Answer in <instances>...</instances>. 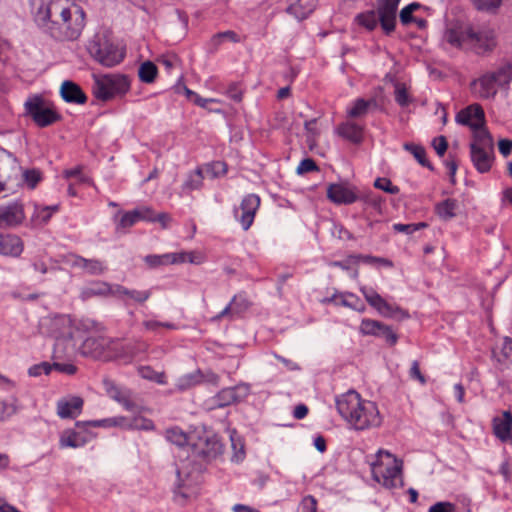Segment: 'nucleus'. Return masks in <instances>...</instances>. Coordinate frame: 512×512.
I'll list each match as a JSON object with an SVG mask.
<instances>
[{
	"mask_svg": "<svg viewBox=\"0 0 512 512\" xmlns=\"http://www.w3.org/2000/svg\"><path fill=\"white\" fill-rule=\"evenodd\" d=\"M336 408L340 416L356 431L379 428L383 423L384 418L377 403L362 398L355 390H349L337 397Z\"/></svg>",
	"mask_w": 512,
	"mask_h": 512,
	"instance_id": "obj_1",
	"label": "nucleus"
},
{
	"mask_svg": "<svg viewBox=\"0 0 512 512\" xmlns=\"http://www.w3.org/2000/svg\"><path fill=\"white\" fill-rule=\"evenodd\" d=\"M403 461L389 451L380 449L371 465L373 479L387 489L403 486Z\"/></svg>",
	"mask_w": 512,
	"mask_h": 512,
	"instance_id": "obj_2",
	"label": "nucleus"
},
{
	"mask_svg": "<svg viewBox=\"0 0 512 512\" xmlns=\"http://www.w3.org/2000/svg\"><path fill=\"white\" fill-rule=\"evenodd\" d=\"M400 1L377 0V10L359 13L355 17V21L368 31H373L380 24L385 34L389 35L395 30L396 14Z\"/></svg>",
	"mask_w": 512,
	"mask_h": 512,
	"instance_id": "obj_3",
	"label": "nucleus"
},
{
	"mask_svg": "<svg viewBox=\"0 0 512 512\" xmlns=\"http://www.w3.org/2000/svg\"><path fill=\"white\" fill-rule=\"evenodd\" d=\"M81 353L103 361L134 357V352L122 340H112L103 336L85 339L81 345Z\"/></svg>",
	"mask_w": 512,
	"mask_h": 512,
	"instance_id": "obj_4",
	"label": "nucleus"
},
{
	"mask_svg": "<svg viewBox=\"0 0 512 512\" xmlns=\"http://www.w3.org/2000/svg\"><path fill=\"white\" fill-rule=\"evenodd\" d=\"M446 40L453 46L469 44L478 51H491L496 46L495 33L491 29L475 31L471 26L452 28L446 33Z\"/></svg>",
	"mask_w": 512,
	"mask_h": 512,
	"instance_id": "obj_5",
	"label": "nucleus"
},
{
	"mask_svg": "<svg viewBox=\"0 0 512 512\" xmlns=\"http://www.w3.org/2000/svg\"><path fill=\"white\" fill-rule=\"evenodd\" d=\"M130 80L125 75H102L94 78L93 94L97 100L107 102L124 97L130 90Z\"/></svg>",
	"mask_w": 512,
	"mask_h": 512,
	"instance_id": "obj_6",
	"label": "nucleus"
},
{
	"mask_svg": "<svg viewBox=\"0 0 512 512\" xmlns=\"http://www.w3.org/2000/svg\"><path fill=\"white\" fill-rule=\"evenodd\" d=\"M25 110L34 123L41 128L62 120V115L50 99L43 95H34L25 103Z\"/></svg>",
	"mask_w": 512,
	"mask_h": 512,
	"instance_id": "obj_7",
	"label": "nucleus"
},
{
	"mask_svg": "<svg viewBox=\"0 0 512 512\" xmlns=\"http://www.w3.org/2000/svg\"><path fill=\"white\" fill-rule=\"evenodd\" d=\"M470 157L479 173L488 172L494 160V144L489 132H480L470 144Z\"/></svg>",
	"mask_w": 512,
	"mask_h": 512,
	"instance_id": "obj_8",
	"label": "nucleus"
},
{
	"mask_svg": "<svg viewBox=\"0 0 512 512\" xmlns=\"http://www.w3.org/2000/svg\"><path fill=\"white\" fill-rule=\"evenodd\" d=\"M117 425L116 419H103L95 421H77L76 427L81 431L68 429L60 435V446L62 448L71 447L78 448L85 445L94 435H92L87 427H111Z\"/></svg>",
	"mask_w": 512,
	"mask_h": 512,
	"instance_id": "obj_9",
	"label": "nucleus"
},
{
	"mask_svg": "<svg viewBox=\"0 0 512 512\" xmlns=\"http://www.w3.org/2000/svg\"><path fill=\"white\" fill-rule=\"evenodd\" d=\"M85 26V13L80 6H73V11L57 26L50 28V35L60 41L76 40Z\"/></svg>",
	"mask_w": 512,
	"mask_h": 512,
	"instance_id": "obj_10",
	"label": "nucleus"
},
{
	"mask_svg": "<svg viewBox=\"0 0 512 512\" xmlns=\"http://www.w3.org/2000/svg\"><path fill=\"white\" fill-rule=\"evenodd\" d=\"M510 69L511 67L506 65L473 81L475 92L482 99L494 98L497 94V86L508 84L511 81Z\"/></svg>",
	"mask_w": 512,
	"mask_h": 512,
	"instance_id": "obj_11",
	"label": "nucleus"
},
{
	"mask_svg": "<svg viewBox=\"0 0 512 512\" xmlns=\"http://www.w3.org/2000/svg\"><path fill=\"white\" fill-rule=\"evenodd\" d=\"M201 483V473L197 469L188 470L182 466L176 470V481L174 483V496L177 500H187L198 494Z\"/></svg>",
	"mask_w": 512,
	"mask_h": 512,
	"instance_id": "obj_12",
	"label": "nucleus"
},
{
	"mask_svg": "<svg viewBox=\"0 0 512 512\" xmlns=\"http://www.w3.org/2000/svg\"><path fill=\"white\" fill-rule=\"evenodd\" d=\"M191 449L196 456L210 461L222 454L223 444L218 435L203 430L194 434Z\"/></svg>",
	"mask_w": 512,
	"mask_h": 512,
	"instance_id": "obj_13",
	"label": "nucleus"
},
{
	"mask_svg": "<svg viewBox=\"0 0 512 512\" xmlns=\"http://www.w3.org/2000/svg\"><path fill=\"white\" fill-rule=\"evenodd\" d=\"M160 219L153 209L142 206L130 211H119L114 216L115 230L117 233L126 234L140 221H156Z\"/></svg>",
	"mask_w": 512,
	"mask_h": 512,
	"instance_id": "obj_14",
	"label": "nucleus"
},
{
	"mask_svg": "<svg viewBox=\"0 0 512 512\" xmlns=\"http://www.w3.org/2000/svg\"><path fill=\"white\" fill-rule=\"evenodd\" d=\"M360 291L368 304L376 309L380 315L397 320L409 317L407 311L397 305L388 303L373 287L362 286Z\"/></svg>",
	"mask_w": 512,
	"mask_h": 512,
	"instance_id": "obj_15",
	"label": "nucleus"
},
{
	"mask_svg": "<svg viewBox=\"0 0 512 512\" xmlns=\"http://www.w3.org/2000/svg\"><path fill=\"white\" fill-rule=\"evenodd\" d=\"M93 57L102 65L113 67L125 57V51L107 39H98L90 48Z\"/></svg>",
	"mask_w": 512,
	"mask_h": 512,
	"instance_id": "obj_16",
	"label": "nucleus"
},
{
	"mask_svg": "<svg viewBox=\"0 0 512 512\" xmlns=\"http://www.w3.org/2000/svg\"><path fill=\"white\" fill-rule=\"evenodd\" d=\"M73 6L76 5L71 0H48L39 9L38 15L45 21V26L50 32L52 26H57L58 23L64 21L66 16L70 15V12L73 11Z\"/></svg>",
	"mask_w": 512,
	"mask_h": 512,
	"instance_id": "obj_17",
	"label": "nucleus"
},
{
	"mask_svg": "<svg viewBox=\"0 0 512 512\" xmlns=\"http://www.w3.org/2000/svg\"><path fill=\"white\" fill-rule=\"evenodd\" d=\"M455 120L458 124L468 126L473 132V138L480 132H489L485 126V113L482 106L478 103L468 105L460 110Z\"/></svg>",
	"mask_w": 512,
	"mask_h": 512,
	"instance_id": "obj_18",
	"label": "nucleus"
},
{
	"mask_svg": "<svg viewBox=\"0 0 512 512\" xmlns=\"http://www.w3.org/2000/svg\"><path fill=\"white\" fill-rule=\"evenodd\" d=\"M261 205V198L254 193L245 195L238 208L234 209V217L242 229L247 231L252 226L256 213Z\"/></svg>",
	"mask_w": 512,
	"mask_h": 512,
	"instance_id": "obj_19",
	"label": "nucleus"
},
{
	"mask_svg": "<svg viewBox=\"0 0 512 512\" xmlns=\"http://www.w3.org/2000/svg\"><path fill=\"white\" fill-rule=\"evenodd\" d=\"M359 332L365 336L383 337L391 346L395 345L398 341V336L390 326L370 318L362 319Z\"/></svg>",
	"mask_w": 512,
	"mask_h": 512,
	"instance_id": "obj_20",
	"label": "nucleus"
},
{
	"mask_svg": "<svg viewBox=\"0 0 512 512\" xmlns=\"http://www.w3.org/2000/svg\"><path fill=\"white\" fill-rule=\"evenodd\" d=\"M24 219V206L20 202L0 208V228L20 225Z\"/></svg>",
	"mask_w": 512,
	"mask_h": 512,
	"instance_id": "obj_21",
	"label": "nucleus"
},
{
	"mask_svg": "<svg viewBox=\"0 0 512 512\" xmlns=\"http://www.w3.org/2000/svg\"><path fill=\"white\" fill-rule=\"evenodd\" d=\"M327 198L337 205H349L356 202L358 197L350 187L333 183L327 188Z\"/></svg>",
	"mask_w": 512,
	"mask_h": 512,
	"instance_id": "obj_22",
	"label": "nucleus"
},
{
	"mask_svg": "<svg viewBox=\"0 0 512 512\" xmlns=\"http://www.w3.org/2000/svg\"><path fill=\"white\" fill-rule=\"evenodd\" d=\"M324 303H334L336 306H343L358 312L366 310L365 304L352 292H335L331 297L325 298Z\"/></svg>",
	"mask_w": 512,
	"mask_h": 512,
	"instance_id": "obj_23",
	"label": "nucleus"
},
{
	"mask_svg": "<svg viewBox=\"0 0 512 512\" xmlns=\"http://www.w3.org/2000/svg\"><path fill=\"white\" fill-rule=\"evenodd\" d=\"M110 293L114 297L124 301L127 305L141 304L145 302L149 293L147 291L130 290L124 286L116 285L110 288Z\"/></svg>",
	"mask_w": 512,
	"mask_h": 512,
	"instance_id": "obj_24",
	"label": "nucleus"
},
{
	"mask_svg": "<svg viewBox=\"0 0 512 512\" xmlns=\"http://www.w3.org/2000/svg\"><path fill=\"white\" fill-rule=\"evenodd\" d=\"M493 433L502 442H508L512 438V413L507 410L501 417H495L492 421Z\"/></svg>",
	"mask_w": 512,
	"mask_h": 512,
	"instance_id": "obj_25",
	"label": "nucleus"
},
{
	"mask_svg": "<svg viewBox=\"0 0 512 512\" xmlns=\"http://www.w3.org/2000/svg\"><path fill=\"white\" fill-rule=\"evenodd\" d=\"M204 262V255L200 252H173L162 254V265L167 264H182V263H191V264H202Z\"/></svg>",
	"mask_w": 512,
	"mask_h": 512,
	"instance_id": "obj_26",
	"label": "nucleus"
},
{
	"mask_svg": "<svg viewBox=\"0 0 512 512\" xmlns=\"http://www.w3.org/2000/svg\"><path fill=\"white\" fill-rule=\"evenodd\" d=\"M337 133L342 138L352 143L359 144L364 138V125L347 120L337 127Z\"/></svg>",
	"mask_w": 512,
	"mask_h": 512,
	"instance_id": "obj_27",
	"label": "nucleus"
},
{
	"mask_svg": "<svg viewBox=\"0 0 512 512\" xmlns=\"http://www.w3.org/2000/svg\"><path fill=\"white\" fill-rule=\"evenodd\" d=\"M61 96L68 103L85 104L88 100L83 89L77 83L70 80L62 83Z\"/></svg>",
	"mask_w": 512,
	"mask_h": 512,
	"instance_id": "obj_28",
	"label": "nucleus"
},
{
	"mask_svg": "<svg viewBox=\"0 0 512 512\" xmlns=\"http://www.w3.org/2000/svg\"><path fill=\"white\" fill-rule=\"evenodd\" d=\"M84 401L81 397H72L70 400H62L57 404L58 415L63 419L76 418L83 409Z\"/></svg>",
	"mask_w": 512,
	"mask_h": 512,
	"instance_id": "obj_29",
	"label": "nucleus"
},
{
	"mask_svg": "<svg viewBox=\"0 0 512 512\" xmlns=\"http://www.w3.org/2000/svg\"><path fill=\"white\" fill-rule=\"evenodd\" d=\"M377 106V102L375 99H364L357 98L351 102L350 106L347 108V117L351 119H362L364 118L371 108Z\"/></svg>",
	"mask_w": 512,
	"mask_h": 512,
	"instance_id": "obj_30",
	"label": "nucleus"
},
{
	"mask_svg": "<svg viewBox=\"0 0 512 512\" xmlns=\"http://www.w3.org/2000/svg\"><path fill=\"white\" fill-rule=\"evenodd\" d=\"M317 5L318 0H297L287 7L286 12L297 20L302 21L314 12Z\"/></svg>",
	"mask_w": 512,
	"mask_h": 512,
	"instance_id": "obj_31",
	"label": "nucleus"
},
{
	"mask_svg": "<svg viewBox=\"0 0 512 512\" xmlns=\"http://www.w3.org/2000/svg\"><path fill=\"white\" fill-rule=\"evenodd\" d=\"M23 251V242L13 234H0V254L19 256Z\"/></svg>",
	"mask_w": 512,
	"mask_h": 512,
	"instance_id": "obj_32",
	"label": "nucleus"
},
{
	"mask_svg": "<svg viewBox=\"0 0 512 512\" xmlns=\"http://www.w3.org/2000/svg\"><path fill=\"white\" fill-rule=\"evenodd\" d=\"M70 257L74 267L81 268L91 275H100L106 270L104 263L98 259H86L74 254L70 255Z\"/></svg>",
	"mask_w": 512,
	"mask_h": 512,
	"instance_id": "obj_33",
	"label": "nucleus"
},
{
	"mask_svg": "<svg viewBox=\"0 0 512 512\" xmlns=\"http://www.w3.org/2000/svg\"><path fill=\"white\" fill-rule=\"evenodd\" d=\"M458 210L459 203L456 199L452 198L445 199L437 203L435 206V213L444 221H448L456 217Z\"/></svg>",
	"mask_w": 512,
	"mask_h": 512,
	"instance_id": "obj_34",
	"label": "nucleus"
},
{
	"mask_svg": "<svg viewBox=\"0 0 512 512\" xmlns=\"http://www.w3.org/2000/svg\"><path fill=\"white\" fill-rule=\"evenodd\" d=\"M84 167L82 165H78L71 169H66L63 171V177L68 181H73L76 185L85 184L88 186H94V181L91 177L84 174Z\"/></svg>",
	"mask_w": 512,
	"mask_h": 512,
	"instance_id": "obj_35",
	"label": "nucleus"
},
{
	"mask_svg": "<svg viewBox=\"0 0 512 512\" xmlns=\"http://www.w3.org/2000/svg\"><path fill=\"white\" fill-rule=\"evenodd\" d=\"M193 436L194 434L187 435L182 429L178 427L167 429L165 433L167 441L179 447H182L186 444L191 445L193 441Z\"/></svg>",
	"mask_w": 512,
	"mask_h": 512,
	"instance_id": "obj_36",
	"label": "nucleus"
},
{
	"mask_svg": "<svg viewBox=\"0 0 512 512\" xmlns=\"http://www.w3.org/2000/svg\"><path fill=\"white\" fill-rule=\"evenodd\" d=\"M205 178L215 179L227 173V165L222 161H214L200 166Z\"/></svg>",
	"mask_w": 512,
	"mask_h": 512,
	"instance_id": "obj_37",
	"label": "nucleus"
},
{
	"mask_svg": "<svg viewBox=\"0 0 512 512\" xmlns=\"http://www.w3.org/2000/svg\"><path fill=\"white\" fill-rule=\"evenodd\" d=\"M394 88V98L400 107H407L414 101L409 88L405 83L397 82L395 83Z\"/></svg>",
	"mask_w": 512,
	"mask_h": 512,
	"instance_id": "obj_38",
	"label": "nucleus"
},
{
	"mask_svg": "<svg viewBox=\"0 0 512 512\" xmlns=\"http://www.w3.org/2000/svg\"><path fill=\"white\" fill-rule=\"evenodd\" d=\"M230 302L234 308V313L237 316H241L252 306V302L244 291L234 295Z\"/></svg>",
	"mask_w": 512,
	"mask_h": 512,
	"instance_id": "obj_39",
	"label": "nucleus"
},
{
	"mask_svg": "<svg viewBox=\"0 0 512 512\" xmlns=\"http://www.w3.org/2000/svg\"><path fill=\"white\" fill-rule=\"evenodd\" d=\"M203 381L204 375L199 370H197L193 373H189L180 377L176 385L180 390H187L202 383Z\"/></svg>",
	"mask_w": 512,
	"mask_h": 512,
	"instance_id": "obj_40",
	"label": "nucleus"
},
{
	"mask_svg": "<svg viewBox=\"0 0 512 512\" xmlns=\"http://www.w3.org/2000/svg\"><path fill=\"white\" fill-rule=\"evenodd\" d=\"M149 409H142L139 415H136L132 418L130 426L134 429L138 430H153L155 429L154 422L146 417V414H149Z\"/></svg>",
	"mask_w": 512,
	"mask_h": 512,
	"instance_id": "obj_41",
	"label": "nucleus"
},
{
	"mask_svg": "<svg viewBox=\"0 0 512 512\" xmlns=\"http://www.w3.org/2000/svg\"><path fill=\"white\" fill-rule=\"evenodd\" d=\"M348 259L351 263H354V264L362 262V263H365L368 265L382 264L387 267L392 266V262L390 260H388L386 258H382V257L372 256V255L355 254V255H350L348 257Z\"/></svg>",
	"mask_w": 512,
	"mask_h": 512,
	"instance_id": "obj_42",
	"label": "nucleus"
},
{
	"mask_svg": "<svg viewBox=\"0 0 512 512\" xmlns=\"http://www.w3.org/2000/svg\"><path fill=\"white\" fill-rule=\"evenodd\" d=\"M214 399L217 407H225L235 403L238 400V396L235 388H225Z\"/></svg>",
	"mask_w": 512,
	"mask_h": 512,
	"instance_id": "obj_43",
	"label": "nucleus"
},
{
	"mask_svg": "<svg viewBox=\"0 0 512 512\" xmlns=\"http://www.w3.org/2000/svg\"><path fill=\"white\" fill-rule=\"evenodd\" d=\"M404 149L410 152L420 165H422L423 167H427L431 170L433 169V167L431 166L430 162L426 157V151L424 147L413 143H406L404 144Z\"/></svg>",
	"mask_w": 512,
	"mask_h": 512,
	"instance_id": "obj_44",
	"label": "nucleus"
},
{
	"mask_svg": "<svg viewBox=\"0 0 512 512\" xmlns=\"http://www.w3.org/2000/svg\"><path fill=\"white\" fill-rule=\"evenodd\" d=\"M157 74H158V68L154 63L147 61L140 65L138 75L142 82H144V83L154 82L157 77Z\"/></svg>",
	"mask_w": 512,
	"mask_h": 512,
	"instance_id": "obj_45",
	"label": "nucleus"
},
{
	"mask_svg": "<svg viewBox=\"0 0 512 512\" xmlns=\"http://www.w3.org/2000/svg\"><path fill=\"white\" fill-rule=\"evenodd\" d=\"M162 65L165 66L168 72L175 70L176 78L178 81L182 80L183 74L181 71V65L179 58L174 54L162 55Z\"/></svg>",
	"mask_w": 512,
	"mask_h": 512,
	"instance_id": "obj_46",
	"label": "nucleus"
},
{
	"mask_svg": "<svg viewBox=\"0 0 512 512\" xmlns=\"http://www.w3.org/2000/svg\"><path fill=\"white\" fill-rule=\"evenodd\" d=\"M58 211H59V205L46 206V207L39 208V209H37V211L35 213L33 221L39 225L46 224L51 219L53 214Z\"/></svg>",
	"mask_w": 512,
	"mask_h": 512,
	"instance_id": "obj_47",
	"label": "nucleus"
},
{
	"mask_svg": "<svg viewBox=\"0 0 512 512\" xmlns=\"http://www.w3.org/2000/svg\"><path fill=\"white\" fill-rule=\"evenodd\" d=\"M205 176L200 169V167L196 168L194 171L190 172L187 176V179L184 183L185 188L190 190L199 189L202 186L203 180Z\"/></svg>",
	"mask_w": 512,
	"mask_h": 512,
	"instance_id": "obj_48",
	"label": "nucleus"
},
{
	"mask_svg": "<svg viewBox=\"0 0 512 512\" xmlns=\"http://www.w3.org/2000/svg\"><path fill=\"white\" fill-rule=\"evenodd\" d=\"M473 6L483 12L494 13L502 4V0H471Z\"/></svg>",
	"mask_w": 512,
	"mask_h": 512,
	"instance_id": "obj_49",
	"label": "nucleus"
},
{
	"mask_svg": "<svg viewBox=\"0 0 512 512\" xmlns=\"http://www.w3.org/2000/svg\"><path fill=\"white\" fill-rule=\"evenodd\" d=\"M182 89L185 91L187 98L199 107L206 108L209 103L220 102L218 99L215 98H203L184 85L182 86Z\"/></svg>",
	"mask_w": 512,
	"mask_h": 512,
	"instance_id": "obj_50",
	"label": "nucleus"
},
{
	"mask_svg": "<svg viewBox=\"0 0 512 512\" xmlns=\"http://www.w3.org/2000/svg\"><path fill=\"white\" fill-rule=\"evenodd\" d=\"M374 186L377 189L383 190L386 193H389L391 195H397L400 192V189L398 186L393 185L390 179L385 177H379L375 180Z\"/></svg>",
	"mask_w": 512,
	"mask_h": 512,
	"instance_id": "obj_51",
	"label": "nucleus"
},
{
	"mask_svg": "<svg viewBox=\"0 0 512 512\" xmlns=\"http://www.w3.org/2000/svg\"><path fill=\"white\" fill-rule=\"evenodd\" d=\"M420 8L419 3H411L400 11V21L403 25H408L414 21L413 12Z\"/></svg>",
	"mask_w": 512,
	"mask_h": 512,
	"instance_id": "obj_52",
	"label": "nucleus"
},
{
	"mask_svg": "<svg viewBox=\"0 0 512 512\" xmlns=\"http://www.w3.org/2000/svg\"><path fill=\"white\" fill-rule=\"evenodd\" d=\"M24 181L30 189H34L42 180V174L37 169H27L23 173Z\"/></svg>",
	"mask_w": 512,
	"mask_h": 512,
	"instance_id": "obj_53",
	"label": "nucleus"
},
{
	"mask_svg": "<svg viewBox=\"0 0 512 512\" xmlns=\"http://www.w3.org/2000/svg\"><path fill=\"white\" fill-rule=\"evenodd\" d=\"M318 170H319V168H318L316 162L311 158L303 159L296 168V172L299 175H303V174L318 171Z\"/></svg>",
	"mask_w": 512,
	"mask_h": 512,
	"instance_id": "obj_54",
	"label": "nucleus"
},
{
	"mask_svg": "<svg viewBox=\"0 0 512 512\" xmlns=\"http://www.w3.org/2000/svg\"><path fill=\"white\" fill-rule=\"evenodd\" d=\"M427 224L424 222H420L417 224H402V223H396L393 225V228L395 231L405 234H412L415 231H418L421 228L426 227Z\"/></svg>",
	"mask_w": 512,
	"mask_h": 512,
	"instance_id": "obj_55",
	"label": "nucleus"
},
{
	"mask_svg": "<svg viewBox=\"0 0 512 512\" xmlns=\"http://www.w3.org/2000/svg\"><path fill=\"white\" fill-rule=\"evenodd\" d=\"M52 371V364L48 362H42L40 364L34 365L29 369V374L31 376H40L42 374L49 375Z\"/></svg>",
	"mask_w": 512,
	"mask_h": 512,
	"instance_id": "obj_56",
	"label": "nucleus"
},
{
	"mask_svg": "<svg viewBox=\"0 0 512 512\" xmlns=\"http://www.w3.org/2000/svg\"><path fill=\"white\" fill-rule=\"evenodd\" d=\"M138 372L141 375V377H143L144 379L152 380V381H155L157 383L160 382V373L155 371L150 366H140L138 368Z\"/></svg>",
	"mask_w": 512,
	"mask_h": 512,
	"instance_id": "obj_57",
	"label": "nucleus"
},
{
	"mask_svg": "<svg viewBox=\"0 0 512 512\" xmlns=\"http://www.w3.org/2000/svg\"><path fill=\"white\" fill-rule=\"evenodd\" d=\"M455 511H456V505L451 502H447V501L437 502V503L433 504L432 506H430V508L428 509V512H455Z\"/></svg>",
	"mask_w": 512,
	"mask_h": 512,
	"instance_id": "obj_58",
	"label": "nucleus"
},
{
	"mask_svg": "<svg viewBox=\"0 0 512 512\" xmlns=\"http://www.w3.org/2000/svg\"><path fill=\"white\" fill-rule=\"evenodd\" d=\"M302 512H317V500L315 497L308 495L301 502Z\"/></svg>",
	"mask_w": 512,
	"mask_h": 512,
	"instance_id": "obj_59",
	"label": "nucleus"
},
{
	"mask_svg": "<svg viewBox=\"0 0 512 512\" xmlns=\"http://www.w3.org/2000/svg\"><path fill=\"white\" fill-rule=\"evenodd\" d=\"M436 153L442 157L446 150H447V147H448V143H447V140L444 136H439L437 138H435L433 140V143H432Z\"/></svg>",
	"mask_w": 512,
	"mask_h": 512,
	"instance_id": "obj_60",
	"label": "nucleus"
},
{
	"mask_svg": "<svg viewBox=\"0 0 512 512\" xmlns=\"http://www.w3.org/2000/svg\"><path fill=\"white\" fill-rule=\"evenodd\" d=\"M53 369L68 375H74L77 372V367L68 363H53L52 370Z\"/></svg>",
	"mask_w": 512,
	"mask_h": 512,
	"instance_id": "obj_61",
	"label": "nucleus"
},
{
	"mask_svg": "<svg viewBox=\"0 0 512 512\" xmlns=\"http://www.w3.org/2000/svg\"><path fill=\"white\" fill-rule=\"evenodd\" d=\"M409 375L412 379L418 380L421 384L426 383V379H425L424 375L421 373L419 363L416 360L413 361L411 364Z\"/></svg>",
	"mask_w": 512,
	"mask_h": 512,
	"instance_id": "obj_62",
	"label": "nucleus"
},
{
	"mask_svg": "<svg viewBox=\"0 0 512 512\" xmlns=\"http://www.w3.org/2000/svg\"><path fill=\"white\" fill-rule=\"evenodd\" d=\"M226 94L230 99L236 102H240L242 100V91L238 88L236 84H231L228 87Z\"/></svg>",
	"mask_w": 512,
	"mask_h": 512,
	"instance_id": "obj_63",
	"label": "nucleus"
},
{
	"mask_svg": "<svg viewBox=\"0 0 512 512\" xmlns=\"http://www.w3.org/2000/svg\"><path fill=\"white\" fill-rule=\"evenodd\" d=\"M498 149H499V152L504 157H507L508 155H510V153L512 151V141L508 140V139H501L498 142Z\"/></svg>",
	"mask_w": 512,
	"mask_h": 512,
	"instance_id": "obj_64",
	"label": "nucleus"
}]
</instances>
